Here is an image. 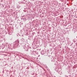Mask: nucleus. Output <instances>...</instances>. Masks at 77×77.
Returning <instances> with one entry per match:
<instances>
[{
    "label": "nucleus",
    "instance_id": "f257e3e1",
    "mask_svg": "<svg viewBox=\"0 0 77 77\" xmlns=\"http://www.w3.org/2000/svg\"><path fill=\"white\" fill-rule=\"evenodd\" d=\"M20 41L19 40V39H17L15 41V42L16 43L15 44H14V46L15 47H17L18 45L19 44V42Z\"/></svg>",
    "mask_w": 77,
    "mask_h": 77
},
{
    "label": "nucleus",
    "instance_id": "f03ea898",
    "mask_svg": "<svg viewBox=\"0 0 77 77\" xmlns=\"http://www.w3.org/2000/svg\"><path fill=\"white\" fill-rule=\"evenodd\" d=\"M29 48V46H28V45H27L26 44H25V48Z\"/></svg>",
    "mask_w": 77,
    "mask_h": 77
},
{
    "label": "nucleus",
    "instance_id": "7ed1b4c3",
    "mask_svg": "<svg viewBox=\"0 0 77 77\" xmlns=\"http://www.w3.org/2000/svg\"><path fill=\"white\" fill-rule=\"evenodd\" d=\"M22 41H23V42H24V41H25V40H24V38H22Z\"/></svg>",
    "mask_w": 77,
    "mask_h": 77
},
{
    "label": "nucleus",
    "instance_id": "20e7f679",
    "mask_svg": "<svg viewBox=\"0 0 77 77\" xmlns=\"http://www.w3.org/2000/svg\"><path fill=\"white\" fill-rule=\"evenodd\" d=\"M17 8H19L20 7V6H19V5H17Z\"/></svg>",
    "mask_w": 77,
    "mask_h": 77
},
{
    "label": "nucleus",
    "instance_id": "39448f33",
    "mask_svg": "<svg viewBox=\"0 0 77 77\" xmlns=\"http://www.w3.org/2000/svg\"><path fill=\"white\" fill-rule=\"evenodd\" d=\"M35 52L36 54H37V52H36V51H35Z\"/></svg>",
    "mask_w": 77,
    "mask_h": 77
},
{
    "label": "nucleus",
    "instance_id": "423d86ee",
    "mask_svg": "<svg viewBox=\"0 0 77 77\" xmlns=\"http://www.w3.org/2000/svg\"><path fill=\"white\" fill-rule=\"evenodd\" d=\"M21 20H24V19L23 18H22Z\"/></svg>",
    "mask_w": 77,
    "mask_h": 77
},
{
    "label": "nucleus",
    "instance_id": "0eeeda50",
    "mask_svg": "<svg viewBox=\"0 0 77 77\" xmlns=\"http://www.w3.org/2000/svg\"><path fill=\"white\" fill-rule=\"evenodd\" d=\"M2 5L3 7H4V5L2 4Z\"/></svg>",
    "mask_w": 77,
    "mask_h": 77
},
{
    "label": "nucleus",
    "instance_id": "6e6552de",
    "mask_svg": "<svg viewBox=\"0 0 77 77\" xmlns=\"http://www.w3.org/2000/svg\"><path fill=\"white\" fill-rule=\"evenodd\" d=\"M32 53H33V52H35V51H32Z\"/></svg>",
    "mask_w": 77,
    "mask_h": 77
},
{
    "label": "nucleus",
    "instance_id": "1a4fd4ad",
    "mask_svg": "<svg viewBox=\"0 0 77 77\" xmlns=\"http://www.w3.org/2000/svg\"><path fill=\"white\" fill-rule=\"evenodd\" d=\"M44 14V13H42V14Z\"/></svg>",
    "mask_w": 77,
    "mask_h": 77
},
{
    "label": "nucleus",
    "instance_id": "9d476101",
    "mask_svg": "<svg viewBox=\"0 0 77 77\" xmlns=\"http://www.w3.org/2000/svg\"><path fill=\"white\" fill-rule=\"evenodd\" d=\"M31 51H32V50H31Z\"/></svg>",
    "mask_w": 77,
    "mask_h": 77
}]
</instances>
